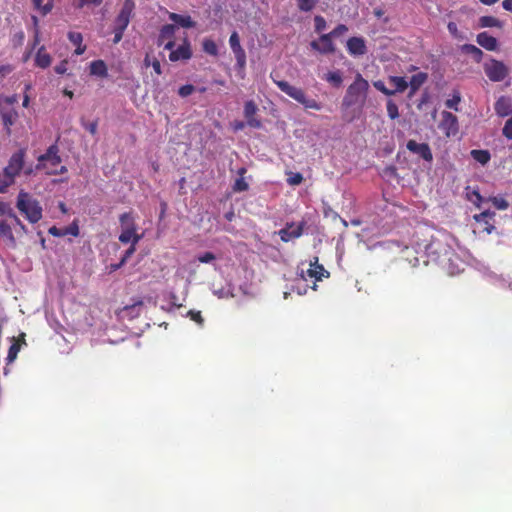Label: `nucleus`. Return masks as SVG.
Returning <instances> with one entry per match:
<instances>
[{
  "label": "nucleus",
  "mask_w": 512,
  "mask_h": 512,
  "mask_svg": "<svg viewBox=\"0 0 512 512\" xmlns=\"http://www.w3.org/2000/svg\"><path fill=\"white\" fill-rule=\"evenodd\" d=\"M463 50L472 54L477 59H480L483 54L482 51L474 45H464Z\"/></svg>",
  "instance_id": "nucleus-39"
},
{
  "label": "nucleus",
  "mask_w": 512,
  "mask_h": 512,
  "mask_svg": "<svg viewBox=\"0 0 512 512\" xmlns=\"http://www.w3.org/2000/svg\"><path fill=\"white\" fill-rule=\"evenodd\" d=\"M302 180H303L302 175L299 174V173H296V174H294L292 177H290L288 179V182L291 185H298V184H300L302 182Z\"/></svg>",
  "instance_id": "nucleus-56"
},
{
  "label": "nucleus",
  "mask_w": 512,
  "mask_h": 512,
  "mask_svg": "<svg viewBox=\"0 0 512 512\" xmlns=\"http://www.w3.org/2000/svg\"><path fill=\"white\" fill-rule=\"evenodd\" d=\"M136 245L137 244H131V246L125 251V253L121 259V264H125L127 262V260L135 253Z\"/></svg>",
  "instance_id": "nucleus-47"
},
{
  "label": "nucleus",
  "mask_w": 512,
  "mask_h": 512,
  "mask_svg": "<svg viewBox=\"0 0 512 512\" xmlns=\"http://www.w3.org/2000/svg\"><path fill=\"white\" fill-rule=\"evenodd\" d=\"M194 90H195V88L193 85L187 84V85H183L179 88L178 94L181 97H187V96L191 95L194 92Z\"/></svg>",
  "instance_id": "nucleus-46"
},
{
  "label": "nucleus",
  "mask_w": 512,
  "mask_h": 512,
  "mask_svg": "<svg viewBox=\"0 0 512 512\" xmlns=\"http://www.w3.org/2000/svg\"><path fill=\"white\" fill-rule=\"evenodd\" d=\"M477 43L488 51H495L498 47L497 39L487 32H482L477 35Z\"/></svg>",
  "instance_id": "nucleus-18"
},
{
  "label": "nucleus",
  "mask_w": 512,
  "mask_h": 512,
  "mask_svg": "<svg viewBox=\"0 0 512 512\" xmlns=\"http://www.w3.org/2000/svg\"><path fill=\"white\" fill-rule=\"evenodd\" d=\"M169 19L183 28H193L196 25L189 15L170 13Z\"/></svg>",
  "instance_id": "nucleus-23"
},
{
  "label": "nucleus",
  "mask_w": 512,
  "mask_h": 512,
  "mask_svg": "<svg viewBox=\"0 0 512 512\" xmlns=\"http://www.w3.org/2000/svg\"><path fill=\"white\" fill-rule=\"evenodd\" d=\"M441 116L442 120L439 123V128L447 137L455 136L459 130L457 117L448 111H443Z\"/></svg>",
  "instance_id": "nucleus-10"
},
{
  "label": "nucleus",
  "mask_w": 512,
  "mask_h": 512,
  "mask_svg": "<svg viewBox=\"0 0 512 512\" xmlns=\"http://www.w3.org/2000/svg\"><path fill=\"white\" fill-rule=\"evenodd\" d=\"M325 79L335 86H340L342 83V76L340 72L333 71L326 74Z\"/></svg>",
  "instance_id": "nucleus-33"
},
{
  "label": "nucleus",
  "mask_w": 512,
  "mask_h": 512,
  "mask_svg": "<svg viewBox=\"0 0 512 512\" xmlns=\"http://www.w3.org/2000/svg\"><path fill=\"white\" fill-rule=\"evenodd\" d=\"M315 29L316 31L320 32L323 31L326 28V21L321 16H316L315 19Z\"/></svg>",
  "instance_id": "nucleus-49"
},
{
  "label": "nucleus",
  "mask_w": 512,
  "mask_h": 512,
  "mask_svg": "<svg viewBox=\"0 0 512 512\" xmlns=\"http://www.w3.org/2000/svg\"><path fill=\"white\" fill-rule=\"evenodd\" d=\"M311 47L322 54H328L335 51L332 37L329 34H323L318 41H312Z\"/></svg>",
  "instance_id": "nucleus-12"
},
{
  "label": "nucleus",
  "mask_w": 512,
  "mask_h": 512,
  "mask_svg": "<svg viewBox=\"0 0 512 512\" xmlns=\"http://www.w3.org/2000/svg\"><path fill=\"white\" fill-rule=\"evenodd\" d=\"M90 74L98 77H107V66L102 60H95L90 63Z\"/></svg>",
  "instance_id": "nucleus-24"
},
{
  "label": "nucleus",
  "mask_w": 512,
  "mask_h": 512,
  "mask_svg": "<svg viewBox=\"0 0 512 512\" xmlns=\"http://www.w3.org/2000/svg\"><path fill=\"white\" fill-rule=\"evenodd\" d=\"M247 188H248V184L244 178L240 177L235 180V183L233 186V189L235 191L241 192V191L247 190Z\"/></svg>",
  "instance_id": "nucleus-43"
},
{
  "label": "nucleus",
  "mask_w": 512,
  "mask_h": 512,
  "mask_svg": "<svg viewBox=\"0 0 512 512\" xmlns=\"http://www.w3.org/2000/svg\"><path fill=\"white\" fill-rule=\"evenodd\" d=\"M52 63V57L46 51L45 46H40L35 55V65L39 68L45 69Z\"/></svg>",
  "instance_id": "nucleus-21"
},
{
  "label": "nucleus",
  "mask_w": 512,
  "mask_h": 512,
  "mask_svg": "<svg viewBox=\"0 0 512 512\" xmlns=\"http://www.w3.org/2000/svg\"><path fill=\"white\" fill-rule=\"evenodd\" d=\"M134 9L135 2L133 0H125L119 11V14L115 18L114 26L126 29L130 23Z\"/></svg>",
  "instance_id": "nucleus-9"
},
{
  "label": "nucleus",
  "mask_w": 512,
  "mask_h": 512,
  "mask_svg": "<svg viewBox=\"0 0 512 512\" xmlns=\"http://www.w3.org/2000/svg\"><path fill=\"white\" fill-rule=\"evenodd\" d=\"M49 234L55 237H62L65 236V232H63V229L57 228L56 226H52L48 230Z\"/></svg>",
  "instance_id": "nucleus-55"
},
{
  "label": "nucleus",
  "mask_w": 512,
  "mask_h": 512,
  "mask_svg": "<svg viewBox=\"0 0 512 512\" xmlns=\"http://www.w3.org/2000/svg\"><path fill=\"white\" fill-rule=\"evenodd\" d=\"M67 60L61 61L58 65L55 66L54 70L57 74H65L67 72Z\"/></svg>",
  "instance_id": "nucleus-53"
},
{
  "label": "nucleus",
  "mask_w": 512,
  "mask_h": 512,
  "mask_svg": "<svg viewBox=\"0 0 512 512\" xmlns=\"http://www.w3.org/2000/svg\"><path fill=\"white\" fill-rule=\"evenodd\" d=\"M502 6L505 10L512 12V0H504Z\"/></svg>",
  "instance_id": "nucleus-64"
},
{
  "label": "nucleus",
  "mask_w": 512,
  "mask_h": 512,
  "mask_svg": "<svg viewBox=\"0 0 512 512\" xmlns=\"http://www.w3.org/2000/svg\"><path fill=\"white\" fill-rule=\"evenodd\" d=\"M24 163V149H20L11 155L8 164L0 173V193L6 192L7 189L14 184L16 177L20 175L24 168Z\"/></svg>",
  "instance_id": "nucleus-1"
},
{
  "label": "nucleus",
  "mask_w": 512,
  "mask_h": 512,
  "mask_svg": "<svg viewBox=\"0 0 512 512\" xmlns=\"http://www.w3.org/2000/svg\"><path fill=\"white\" fill-rule=\"evenodd\" d=\"M487 77L493 82H500L507 76L506 66L497 60H491L484 65Z\"/></svg>",
  "instance_id": "nucleus-8"
},
{
  "label": "nucleus",
  "mask_w": 512,
  "mask_h": 512,
  "mask_svg": "<svg viewBox=\"0 0 512 512\" xmlns=\"http://www.w3.org/2000/svg\"><path fill=\"white\" fill-rule=\"evenodd\" d=\"M175 34V26L172 24L164 25L160 30L159 40H172Z\"/></svg>",
  "instance_id": "nucleus-32"
},
{
  "label": "nucleus",
  "mask_w": 512,
  "mask_h": 512,
  "mask_svg": "<svg viewBox=\"0 0 512 512\" xmlns=\"http://www.w3.org/2000/svg\"><path fill=\"white\" fill-rule=\"evenodd\" d=\"M461 102V95L458 91H454L450 98L445 101V106L449 109L459 111V103Z\"/></svg>",
  "instance_id": "nucleus-31"
},
{
  "label": "nucleus",
  "mask_w": 512,
  "mask_h": 512,
  "mask_svg": "<svg viewBox=\"0 0 512 512\" xmlns=\"http://www.w3.org/2000/svg\"><path fill=\"white\" fill-rule=\"evenodd\" d=\"M125 30H126L125 28H120V27H116V26L113 27V32H114L113 42L114 43H118L121 41Z\"/></svg>",
  "instance_id": "nucleus-50"
},
{
  "label": "nucleus",
  "mask_w": 512,
  "mask_h": 512,
  "mask_svg": "<svg viewBox=\"0 0 512 512\" xmlns=\"http://www.w3.org/2000/svg\"><path fill=\"white\" fill-rule=\"evenodd\" d=\"M369 88L368 82L358 74L354 82L348 87L343 104L347 107L355 104H363Z\"/></svg>",
  "instance_id": "nucleus-5"
},
{
  "label": "nucleus",
  "mask_w": 512,
  "mask_h": 512,
  "mask_svg": "<svg viewBox=\"0 0 512 512\" xmlns=\"http://www.w3.org/2000/svg\"><path fill=\"white\" fill-rule=\"evenodd\" d=\"M17 100L18 99L16 95L4 96L5 104H7L9 107H12L17 102Z\"/></svg>",
  "instance_id": "nucleus-59"
},
{
  "label": "nucleus",
  "mask_w": 512,
  "mask_h": 512,
  "mask_svg": "<svg viewBox=\"0 0 512 512\" xmlns=\"http://www.w3.org/2000/svg\"><path fill=\"white\" fill-rule=\"evenodd\" d=\"M13 71V67L9 64L0 65V75L5 76Z\"/></svg>",
  "instance_id": "nucleus-58"
},
{
  "label": "nucleus",
  "mask_w": 512,
  "mask_h": 512,
  "mask_svg": "<svg viewBox=\"0 0 512 512\" xmlns=\"http://www.w3.org/2000/svg\"><path fill=\"white\" fill-rule=\"evenodd\" d=\"M407 148L409 151L418 154L426 161H431L433 158L429 146L425 143H417L414 140H410L407 143Z\"/></svg>",
  "instance_id": "nucleus-14"
},
{
  "label": "nucleus",
  "mask_w": 512,
  "mask_h": 512,
  "mask_svg": "<svg viewBox=\"0 0 512 512\" xmlns=\"http://www.w3.org/2000/svg\"><path fill=\"white\" fill-rule=\"evenodd\" d=\"M191 55L192 53L190 44L185 41L182 45L170 53L169 59L173 62H176L179 60H187L191 57Z\"/></svg>",
  "instance_id": "nucleus-17"
},
{
  "label": "nucleus",
  "mask_w": 512,
  "mask_h": 512,
  "mask_svg": "<svg viewBox=\"0 0 512 512\" xmlns=\"http://www.w3.org/2000/svg\"><path fill=\"white\" fill-rule=\"evenodd\" d=\"M63 232H65V235H72V236H78L79 235V227L78 225L74 222L72 225H70L69 227L67 228H64L63 229Z\"/></svg>",
  "instance_id": "nucleus-48"
},
{
  "label": "nucleus",
  "mask_w": 512,
  "mask_h": 512,
  "mask_svg": "<svg viewBox=\"0 0 512 512\" xmlns=\"http://www.w3.org/2000/svg\"><path fill=\"white\" fill-rule=\"evenodd\" d=\"M502 133L507 139L512 140V117L505 122Z\"/></svg>",
  "instance_id": "nucleus-45"
},
{
  "label": "nucleus",
  "mask_w": 512,
  "mask_h": 512,
  "mask_svg": "<svg viewBox=\"0 0 512 512\" xmlns=\"http://www.w3.org/2000/svg\"><path fill=\"white\" fill-rule=\"evenodd\" d=\"M449 262H450V263H449V266H448V268H447V269H448L449 274H451V275H455V274H457V273H459L460 271H462V270H463V268H462V267H460L458 264H457V265H454V263H453V261H452V259H451V258H449Z\"/></svg>",
  "instance_id": "nucleus-52"
},
{
  "label": "nucleus",
  "mask_w": 512,
  "mask_h": 512,
  "mask_svg": "<svg viewBox=\"0 0 512 512\" xmlns=\"http://www.w3.org/2000/svg\"><path fill=\"white\" fill-rule=\"evenodd\" d=\"M203 50L210 55H216L217 54V45L216 43L211 39H205L203 41Z\"/></svg>",
  "instance_id": "nucleus-34"
},
{
  "label": "nucleus",
  "mask_w": 512,
  "mask_h": 512,
  "mask_svg": "<svg viewBox=\"0 0 512 512\" xmlns=\"http://www.w3.org/2000/svg\"><path fill=\"white\" fill-rule=\"evenodd\" d=\"M304 223H287L286 226L279 230L277 233L280 236L281 240L284 242H289L293 239L299 238L303 233Z\"/></svg>",
  "instance_id": "nucleus-11"
},
{
  "label": "nucleus",
  "mask_w": 512,
  "mask_h": 512,
  "mask_svg": "<svg viewBox=\"0 0 512 512\" xmlns=\"http://www.w3.org/2000/svg\"><path fill=\"white\" fill-rule=\"evenodd\" d=\"M389 81L394 85L395 89L393 91L395 93H401L408 88V82L404 77L390 76Z\"/></svg>",
  "instance_id": "nucleus-27"
},
{
  "label": "nucleus",
  "mask_w": 512,
  "mask_h": 512,
  "mask_svg": "<svg viewBox=\"0 0 512 512\" xmlns=\"http://www.w3.org/2000/svg\"><path fill=\"white\" fill-rule=\"evenodd\" d=\"M19 345L17 343H13L10 348H9V351H8V355H7V361L9 363L13 362L17 355H18V352H19Z\"/></svg>",
  "instance_id": "nucleus-38"
},
{
  "label": "nucleus",
  "mask_w": 512,
  "mask_h": 512,
  "mask_svg": "<svg viewBox=\"0 0 512 512\" xmlns=\"http://www.w3.org/2000/svg\"><path fill=\"white\" fill-rule=\"evenodd\" d=\"M229 44L231 50L236 58L237 67L239 69L240 77L243 78V71L246 65V54L240 45L239 36L236 32H233L229 38Z\"/></svg>",
  "instance_id": "nucleus-7"
},
{
  "label": "nucleus",
  "mask_w": 512,
  "mask_h": 512,
  "mask_svg": "<svg viewBox=\"0 0 512 512\" xmlns=\"http://www.w3.org/2000/svg\"><path fill=\"white\" fill-rule=\"evenodd\" d=\"M0 237H2L6 244L11 247H16V239L13 235L11 226L4 220H0Z\"/></svg>",
  "instance_id": "nucleus-20"
},
{
  "label": "nucleus",
  "mask_w": 512,
  "mask_h": 512,
  "mask_svg": "<svg viewBox=\"0 0 512 512\" xmlns=\"http://www.w3.org/2000/svg\"><path fill=\"white\" fill-rule=\"evenodd\" d=\"M59 149L57 145H51L44 154L37 158V170H43L47 175H58L67 172L66 166L61 164V157L59 156Z\"/></svg>",
  "instance_id": "nucleus-3"
},
{
  "label": "nucleus",
  "mask_w": 512,
  "mask_h": 512,
  "mask_svg": "<svg viewBox=\"0 0 512 512\" xmlns=\"http://www.w3.org/2000/svg\"><path fill=\"white\" fill-rule=\"evenodd\" d=\"M374 87L379 90L380 92H382L383 94L387 95V96H391V95H394L395 94V91H391L389 90L388 88H386V86L384 85V82L381 81V80H378V81H375L373 83Z\"/></svg>",
  "instance_id": "nucleus-40"
},
{
  "label": "nucleus",
  "mask_w": 512,
  "mask_h": 512,
  "mask_svg": "<svg viewBox=\"0 0 512 512\" xmlns=\"http://www.w3.org/2000/svg\"><path fill=\"white\" fill-rule=\"evenodd\" d=\"M347 49L351 55L360 56L366 53L365 41L361 37H352L347 41Z\"/></svg>",
  "instance_id": "nucleus-16"
},
{
  "label": "nucleus",
  "mask_w": 512,
  "mask_h": 512,
  "mask_svg": "<svg viewBox=\"0 0 512 512\" xmlns=\"http://www.w3.org/2000/svg\"><path fill=\"white\" fill-rule=\"evenodd\" d=\"M257 106L253 101H247L244 106V117L247 125L253 128H260L261 121L255 117Z\"/></svg>",
  "instance_id": "nucleus-13"
},
{
  "label": "nucleus",
  "mask_w": 512,
  "mask_h": 512,
  "mask_svg": "<svg viewBox=\"0 0 512 512\" xmlns=\"http://www.w3.org/2000/svg\"><path fill=\"white\" fill-rule=\"evenodd\" d=\"M97 122H89L84 124V128L89 131L92 135H95L97 132Z\"/></svg>",
  "instance_id": "nucleus-57"
},
{
  "label": "nucleus",
  "mask_w": 512,
  "mask_h": 512,
  "mask_svg": "<svg viewBox=\"0 0 512 512\" xmlns=\"http://www.w3.org/2000/svg\"><path fill=\"white\" fill-rule=\"evenodd\" d=\"M447 28H448V31L453 35V36H457V33H458V28H457V25L456 23L454 22H449L448 25H447Z\"/></svg>",
  "instance_id": "nucleus-61"
},
{
  "label": "nucleus",
  "mask_w": 512,
  "mask_h": 512,
  "mask_svg": "<svg viewBox=\"0 0 512 512\" xmlns=\"http://www.w3.org/2000/svg\"><path fill=\"white\" fill-rule=\"evenodd\" d=\"M278 88L289 97L300 103L306 109L321 110L322 104L306 95L302 88L296 87L287 81H276Z\"/></svg>",
  "instance_id": "nucleus-4"
},
{
  "label": "nucleus",
  "mask_w": 512,
  "mask_h": 512,
  "mask_svg": "<svg viewBox=\"0 0 512 512\" xmlns=\"http://www.w3.org/2000/svg\"><path fill=\"white\" fill-rule=\"evenodd\" d=\"M17 117L18 113L14 109L9 110L8 112H3L1 118L7 134L11 133V127L16 122Z\"/></svg>",
  "instance_id": "nucleus-26"
},
{
  "label": "nucleus",
  "mask_w": 512,
  "mask_h": 512,
  "mask_svg": "<svg viewBox=\"0 0 512 512\" xmlns=\"http://www.w3.org/2000/svg\"><path fill=\"white\" fill-rule=\"evenodd\" d=\"M294 289L298 295H304L307 292L306 286L301 285V283H298Z\"/></svg>",
  "instance_id": "nucleus-63"
},
{
  "label": "nucleus",
  "mask_w": 512,
  "mask_h": 512,
  "mask_svg": "<svg viewBox=\"0 0 512 512\" xmlns=\"http://www.w3.org/2000/svg\"><path fill=\"white\" fill-rule=\"evenodd\" d=\"M7 216L13 219L15 225L18 226L21 231L27 233L26 226L22 223V221L18 218V216L13 212L11 208L10 210H8Z\"/></svg>",
  "instance_id": "nucleus-37"
},
{
  "label": "nucleus",
  "mask_w": 512,
  "mask_h": 512,
  "mask_svg": "<svg viewBox=\"0 0 512 512\" xmlns=\"http://www.w3.org/2000/svg\"><path fill=\"white\" fill-rule=\"evenodd\" d=\"M43 0H32L33 6L42 15H47L53 9V0H48L46 4H42Z\"/></svg>",
  "instance_id": "nucleus-30"
},
{
  "label": "nucleus",
  "mask_w": 512,
  "mask_h": 512,
  "mask_svg": "<svg viewBox=\"0 0 512 512\" xmlns=\"http://www.w3.org/2000/svg\"><path fill=\"white\" fill-rule=\"evenodd\" d=\"M387 113L391 119L399 117L398 106L392 100L387 102Z\"/></svg>",
  "instance_id": "nucleus-36"
},
{
  "label": "nucleus",
  "mask_w": 512,
  "mask_h": 512,
  "mask_svg": "<svg viewBox=\"0 0 512 512\" xmlns=\"http://www.w3.org/2000/svg\"><path fill=\"white\" fill-rule=\"evenodd\" d=\"M495 112L500 117H506L512 114V99L507 96H501L495 103Z\"/></svg>",
  "instance_id": "nucleus-15"
},
{
  "label": "nucleus",
  "mask_w": 512,
  "mask_h": 512,
  "mask_svg": "<svg viewBox=\"0 0 512 512\" xmlns=\"http://www.w3.org/2000/svg\"><path fill=\"white\" fill-rule=\"evenodd\" d=\"M492 203L499 210H505L508 208V202L502 197L492 198Z\"/></svg>",
  "instance_id": "nucleus-41"
},
{
  "label": "nucleus",
  "mask_w": 512,
  "mask_h": 512,
  "mask_svg": "<svg viewBox=\"0 0 512 512\" xmlns=\"http://www.w3.org/2000/svg\"><path fill=\"white\" fill-rule=\"evenodd\" d=\"M215 259V256L211 252H206L200 256H198V260L202 263H209Z\"/></svg>",
  "instance_id": "nucleus-54"
},
{
  "label": "nucleus",
  "mask_w": 512,
  "mask_h": 512,
  "mask_svg": "<svg viewBox=\"0 0 512 512\" xmlns=\"http://www.w3.org/2000/svg\"><path fill=\"white\" fill-rule=\"evenodd\" d=\"M479 24L481 27H502V23L499 19L494 16H482L479 18Z\"/></svg>",
  "instance_id": "nucleus-29"
},
{
  "label": "nucleus",
  "mask_w": 512,
  "mask_h": 512,
  "mask_svg": "<svg viewBox=\"0 0 512 512\" xmlns=\"http://www.w3.org/2000/svg\"><path fill=\"white\" fill-rule=\"evenodd\" d=\"M347 31H348L347 26L344 24H340L328 34L331 35L332 38H336V37H339V36L345 34Z\"/></svg>",
  "instance_id": "nucleus-44"
},
{
  "label": "nucleus",
  "mask_w": 512,
  "mask_h": 512,
  "mask_svg": "<svg viewBox=\"0 0 512 512\" xmlns=\"http://www.w3.org/2000/svg\"><path fill=\"white\" fill-rule=\"evenodd\" d=\"M427 80V74L420 72L415 75H413L410 79V82L408 83V86H410V94H414Z\"/></svg>",
  "instance_id": "nucleus-25"
},
{
  "label": "nucleus",
  "mask_w": 512,
  "mask_h": 512,
  "mask_svg": "<svg viewBox=\"0 0 512 512\" xmlns=\"http://www.w3.org/2000/svg\"><path fill=\"white\" fill-rule=\"evenodd\" d=\"M68 39L75 46L81 44L83 41L82 34L79 32H73V31L68 33Z\"/></svg>",
  "instance_id": "nucleus-42"
},
{
  "label": "nucleus",
  "mask_w": 512,
  "mask_h": 512,
  "mask_svg": "<svg viewBox=\"0 0 512 512\" xmlns=\"http://www.w3.org/2000/svg\"><path fill=\"white\" fill-rule=\"evenodd\" d=\"M16 207L19 212L32 224L42 219V207L37 199L28 192L21 190L17 195Z\"/></svg>",
  "instance_id": "nucleus-2"
},
{
  "label": "nucleus",
  "mask_w": 512,
  "mask_h": 512,
  "mask_svg": "<svg viewBox=\"0 0 512 512\" xmlns=\"http://www.w3.org/2000/svg\"><path fill=\"white\" fill-rule=\"evenodd\" d=\"M495 216V213L492 211H484L480 214L474 215V219L478 223H483L484 231H486L488 234L492 233V231L495 229L494 225L489 223V220H491Z\"/></svg>",
  "instance_id": "nucleus-22"
},
{
  "label": "nucleus",
  "mask_w": 512,
  "mask_h": 512,
  "mask_svg": "<svg viewBox=\"0 0 512 512\" xmlns=\"http://www.w3.org/2000/svg\"><path fill=\"white\" fill-rule=\"evenodd\" d=\"M188 316H190V318L195 321L197 324L199 325H202L203 323V318L201 316V313L199 311H189L188 312Z\"/></svg>",
  "instance_id": "nucleus-51"
},
{
  "label": "nucleus",
  "mask_w": 512,
  "mask_h": 512,
  "mask_svg": "<svg viewBox=\"0 0 512 512\" xmlns=\"http://www.w3.org/2000/svg\"><path fill=\"white\" fill-rule=\"evenodd\" d=\"M315 4L316 0H298V8L304 12L312 10Z\"/></svg>",
  "instance_id": "nucleus-35"
},
{
  "label": "nucleus",
  "mask_w": 512,
  "mask_h": 512,
  "mask_svg": "<svg viewBox=\"0 0 512 512\" xmlns=\"http://www.w3.org/2000/svg\"><path fill=\"white\" fill-rule=\"evenodd\" d=\"M469 200L475 203L476 205H479V202L482 200V197L477 191H473L472 196L469 197Z\"/></svg>",
  "instance_id": "nucleus-60"
},
{
  "label": "nucleus",
  "mask_w": 512,
  "mask_h": 512,
  "mask_svg": "<svg viewBox=\"0 0 512 512\" xmlns=\"http://www.w3.org/2000/svg\"><path fill=\"white\" fill-rule=\"evenodd\" d=\"M121 225V233L119 235V241L123 244L131 243L138 244L141 240L142 235L137 233V225L135 218L130 212H126L119 217Z\"/></svg>",
  "instance_id": "nucleus-6"
},
{
  "label": "nucleus",
  "mask_w": 512,
  "mask_h": 512,
  "mask_svg": "<svg viewBox=\"0 0 512 512\" xmlns=\"http://www.w3.org/2000/svg\"><path fill=\"white\" fill-rule=\"evenodd\" d=\"M472 158L482 165H485L490 160V153L487 150H472Z\"/></svg>",
  "instance_id": "nucleus-28"
},
{
  "label": "nucleus",
  "mask_w": 512,
  "mask_h": 512,
  "mask_svg": "<svg viewBox=\"0 0 512 512\" xmlns=\"http://www.w3.org/2000/svg\"><path fill=\"white\" fill-rule=\"evenodd\" d=\"M152 67L156 74L160 75L162 73L160 62L157 59L152 61Z\"/></svg>",
  "instance_id": "nucleus-62"
},
{
  "label": "nucleus",
  "mask_w": 512,
  "mask_h": 512,
  "mask_svg": "<svg viewBox=\"0 0 512 512\" xmlns=\"http://www.w3.org/2000/svg\"><path fill=\"white\" fill-rule=\"evenodd\" d=\"M306 275L316 280H321L323 277H328L329 273L322 265L318 264V258H314V262H310V268L306 271Z\"/></svg>",
  "instance_id": "nucleus-19"
}]
</instances>
